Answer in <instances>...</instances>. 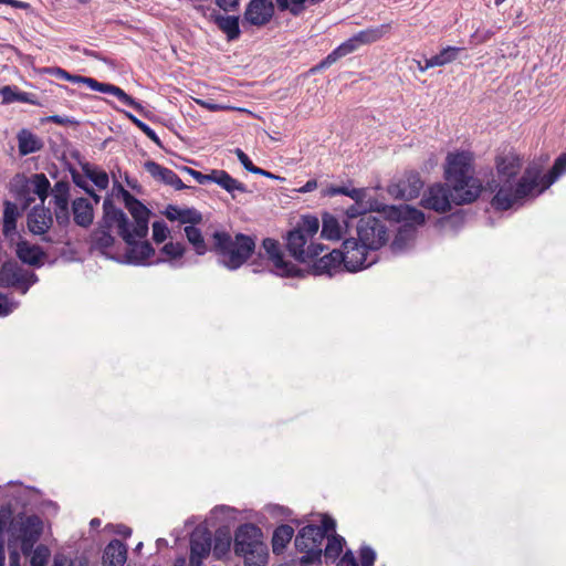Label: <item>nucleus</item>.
<instances>
[{
  "label": "nucleus",
  "mask_w": 566,
  "mask_h": 566,
  "mask_svg": "<svg viewBox=\"0 0 566 566\" xmlns=\"http://www.w3.org/2000/svg\"><path fill=\"white\" fill-rule=\"evenodd\" d=\"M522 160L509 154L496 159V176L488 182V189L495 192L491 205L496 210H509L522 206L526 200L541 195L566 172V154L559 155L548 174L543 175L538 165H530L517 178Z\"/></svg>",
  "instance_id": "f257e3e1"
},
{
  "label": "nucleus",
  "mask_w": 566,
  "mask_h": 566,
  "mask_svg": "<svg viewBox=\"0 0 566 566\" xmlns=\"http://www.w3.org/2000/svg\"><path fill=\"white\" fill-rule=\"evenodd\" d=\"M125 206L130 212L134 222H130L123 210L116 208L111 199L103 203L104 221L107 228H116L117 233L127 244L125 260L134 265L154 264L155 250L149 242H138L148 233L149 210L132 196L126 189L119 186Z\"/></svg>",
  "instance_id": "f03ea898"
},
{
  "label": "nucleus",
  "mask_w": 566,
  "mask_h": 566,
  "mask_svg": "<svg viewBox=\"0 0 566 566\" xmlns=\"http://www.w3.org/2000/svg\"><path fill=\"white\" fill-rule=\"evenodd\" d=\"M473 155L470 151L449 153L444 164V178L453 188L458 202H473L482 191V182L473 175Z\"/></svg>",
  "instance_id": "7ed1b4c3"
},
{
  "label": "nucleus",
  "mask_w": 566,
  "mask_h": 566,
  "mask_svg": "<svg viewBox=\"0 0 566 566\" xmlns=\"http://www.w3.org/2000/svg\"><path fill=\"white\" fill-rule=\"evenodd\" d=\"M212 239V251L218 255L219 263L231 271L244 264L255 249L254 240L241 233L231 237L228 232L216 231Z\"/></svg>",
  "instance_id": "20e7f679"
},
{
  "label": "nucleus",
  "mask_w": 566,
  "mask_h": 566,
  "mask_svg": "<svg viewBox=\"0 0 566 566\" xmlns=\"http://www.w3.org/2000/svg\"><path fill=\"white\" fill-rule=\"evenodd\" d=\"M318 229L317 217L304 216L296 228L289 232L286 245L295 260L311 262L323 252L324 245L314 241Z\"/></svg>",
  "instance_id": "39448f33"
},
{
  "label": "nucleus",
  "mask_w": 566,
  "mask_h": 566,
  "mask_svg": "<svg viewBox=\"0 0 566 566\" xmlns=\"http://www.w3.org/2000/svg\"><path fill=\"white\" fill-rule=\"evenodd\" d=\"M382 213L389 221L401 223L391 243L395 253L403 252L412 245L416 238V227L424 222L422 211L408 205L384 206Z\"/></svg>",
  "instance_id": "423d86ee"
},
{
  "label": "nucleus",
  "mask_w": 566,
  "mask_h": 566,
  "mask_svg": "<svg viewBox=\"0 0 566 566\" xmlns=\"http://www.w3.org/2000/svg\"><path fill=\"white\" fill-rule=\"evenodd\" d=\"M234 553L243 557L244 566H265L268 563V546L263 533L254 524L247 523L238 527L234 534Z\"/></svg>",
  "instance_id": "0eeeda50"
},
{
  "label": "nucleus",
  "mask_w": 566,
  "mask_h": 566,
  "mask_svg": "<svg viewBox=\"0 0 566 566\" xmlns=\"http://www.w3.org/2000/svg\"><path fill=\"white\" fill-rule=\"evenodd\" d=\"M335 521L328 516L322 518V526L306 525L300 530L295 538V546L305 555L301 564L308 565L321 560L322 543L328 532L335 531Z\"/></svg>",
  "instance_id": "6e6552de"
},
{
  "label": "nucleus",
  "mask_w": 566,
  "mask_h": 566,
  "mask_svg": "<svg viewBox=\"0 0 566 566\" xmlns=\"http://www.w3.org/2000/svg\"><path fill=\"white\" fill-rule=\"evenodd\" d=\"M357 235L359 241L369 250H379L388 239L386 222L375 216H361L357 223Z\"/></svg>",
  "instance_id": "1a4fd4ad"
},
{
  "label": "nucleus",
  "mask_w": 566,
  "mask_h": 566,
  "mask_svg": "<svg viewBox=\"0 0 566 566\" xmlns=\"http://www.w3.org/2000/svg\"><path fill=\"white\" fill-rule=\"evenodd\" d=\"M370 252H375V250H369L359 239H346L340 251L343 266L348 272H358L369 268L376 263V256Z\"/></svg>",
  "instance_id": "9d476101"
},
{
  "label": "nucleus",
  "mask_w": 566,
  "mask_h": 566,
  "mask_svg": "<svg viewBox=\"0 0 566 566\" xmlns=\"http://www.w3.org/2000/svg\"><path fill=\"white\" fill-rule=\"evenodd\" d=\"M38 281L33 271L27 270L15 261H7L0 269V286L14 287L25 294Z\"/></svg>",
  "instance_id": "9b49d317"
},
{
  "label": "nucleus",
  "mask_w": 566,
  "mask_h": 566,
  "mask_svg": "<svg viewBox=\"0 0 566 566\" xmlns=\"http://www.w3.org/2000/svg\"><path fill=\"white\" fill-rule=\"evenodd\" d=\"M387 25H380L375 29H367L358 32L353 38L340 44L321 63V67H325L334 63L337 59L352 53L360 44H367L378 41L387 32Z\"/></svg>",
  "instance_id": "f8f14e48"
},
{
  "label": "nucleus",
  "mask_w": 566,
  "mask_h": 566,
  "mask_svg": "<svg viewBox=\"0 0 566 566\" xmlns=\"http://www.w3.org/2000/svg\"><path fill=\"white\" fill-rule=\"evenodd\" d=\"M193 179L200 184L206 185L208 182H214L231 195L233 199L237 198V192L247 193L248 189L244 184L231 177L226 170L214 169L210 174H202L189 167H184Z\"/></svg>",
  "instance_id": "ddd939ff"
},
{
  "label": "nucleus",
  "mask_w": 566,
  "mask_h": 566,
  "mask_svg": "<svg viewBox=\"0 0 566 566\" xmlns=\"http://www.w3.org/2000/svg\"><path fill=\"white\" fill-rule=\"evenodd\" d=\"M452 203L454 205H465L467 202H458L453 196V188L449 186L447 182L443 184H434L428 188L424 192L421 205L427 208L434 210L437 212H447L451 209Z\"/></svg>",
  "instance_id": "4468645a"
},
{
  "label": "nucleus",
  "mask_w": 566,
  "mask_h": 566,
  "mask_svg": "<svg viewBox=\"0 0 566 566\" xmlns=\"http://www.w3.org/2000/svg\"><path fill=\"white\" fill-rule=\"evenodd\" d=\"M262 248L265 251L269 260L273 263V271L280 276H297L300 270L291 262L286 261L281 251L279 242L274 239L266 238L262 242Z\"/></svg>",
  "instance_id": "2eb2a0df"
},
{
  "label": "nucleus",
  "mask_w": 566,
  "mask_h": 566,
  "mask_svg": "<svg viewBox=\"0 0 566 566\" xmlns=\"http://www.w3.org/2000/svg\"><path fill=\"white\" fill-rule=\"evenodd\" d=\"M50 187V181L44 174H35L23 180L19 199L24 201V208L34 201V196L43 203L49 195Z\"/></svg>",
  "instance_id": "dca6fc26"
},
{
  "label": "nucleus",
  "mask_w": 566,
  "mask_h": 566,
  "mask_svg": "<svg viewBox=\"0 0 566 566\" xmlns=\"http://www.w3.org/2000/svg\"><path fill=\"white\" fill-rule=\"evenodd\" d=\"M274 13V6L271 0H251L245 9L243 20L251 25L261 27L266 24Z\"/></svg>",
  "instance_id": "f3484780"
},
{
  "label": "nucleus",
  "mask_w": 566,
  "mask_h": 566,
  "mask_svg": "<svg viewBox=\"0 0 566 566\" xmlns=\"http://www.w3.org/2000/svg\"><path fill=\"white\" fill-rule=\"evenodd\" d=\"M211 535L206 528L197 527L190 536V562L199 564L210 553Z\"/></svg>",
  "instance_id": "a211bd4d"
},
{
  "label": "nucleus",
  "mask_w": 566,
  "mask_h": 566,
  "mask_svg": "<svg viewBox=\"0 0 566 566\" xmlns=\"http://www.w3.org/2000/svg\"><path fill=\"white\" fill-rule=\"evenodd\" d=\"M51 224V212L44 207H34L28 216V228L33 234H44Z\"/></svg>",
  "instance_id": "6ab92c4d"
},
{
  "label": "nucleus",
  "mask_w": 566,
  "mask_h": 566,
  "mask_svg": "<svg viewBox=\"0 0 566 566\" xmlns=\"http://www.w3.org/2000/svg\"><path fill=\"white\" fill-rule=\"evenodd\" d=\"M15 253L23 263L32 266H41L45 258L40 247L23 240L17 242Z\"/></svg>",
  "instance_id": "aec40b11"
},
{
  "label": "nucleus",
  "mask_w": 566,
  "mask_h": 566,
  "mask_svg": "<svg viewBox=\"0 0 566 566\" xmlns=\"http://www.w3.org/2000/svg\"><path fill=\"white\" fill-rule=\"evenodd\" d=\"M19 216L20 212L17 205L6 201L2 218V233L11 243H14V241L20 238L17 231V221Z\"/></svg>",
  "instance_id": "412c9836"
},
{
  "label": "nucleus",
  "mask_w": 566,
  "mask_h": 566,
  "mask_svg": "<svg viewBox=\"0 0 566 566\" xmlns=\"http://www.w3.org/2000/svg\"><path fill=\"white\" fill-rule=\"evenodd\" d=\"M145 168L154 178L163 181L164 184L171 186L177 190L185 188L184 182L174 170L163 167L155 161H147L145 164Z\"/></svg>",
  "instance_id": "4be33fe9"
},
{
  "label": "nucleus",
  "mask_w": 566,
  "mask_h": 566,
  "mask_svg": "<svg viewBox=\"0 0 566 566\" xmlns=\"http://www.w3.org/2000/svg\"><path fill=\"white\" fill-rule=\"evenodd\" d=\"M342 258H340V251L333 250L328 254H325L324 256L319 258L317 261L313 264V273L316 275H323L327 274L332 276L335 274L339 269H342Z\"/></svg>",
  "instance_id": "5701e85b"
},
{
  "label": "nucleus",
  "mask_w": 566,
  "mask_h": 566,
  "mask_svg": "<svg viewBox=\"0 0 566 566\" xmlns=\"http://www.w3.org/2000/svg\"><path fill=\"white\" fill-rule=\"evenodd\" d=\"M126 557V546L120 541L113 539L104 549L103 566H124Z\"/></svg>",
  "instance_id": "b1692460"
},
{
  "label": "nucleus",
  "mask_w": 566,
  "mask_h": 566,
  "mask_svg": "<svg viewBox=\"0 0 566 566\" xmlns=\"http://www.w3.org/2000/svg\"><path fill=\"white\" fill-rule=\"evenodd\" d=\"M348 227L347 221L342 223L336 217L325 212L322 217L321 235L327 240H339Z\"/></svg>",
  "instance_id": "393cba45"
},
{
  "label": "nucleus",
  "mask_w": 566,
  "mask_h": 566,
  "mask_svg": "<svg viewBox=\"0 0 566 566\" xmlns=\"http://www.w3.org/2000/svg\"><path fill=\"white\" fill-rule=\"evenodd\" d=\"M74 222L80 227H88L94 219L93 206L86 198H76L72 202Z\"/></svg>",
  "instance_id": "a878e982"
},
{
  "label": "nucleus",
  "mask_w": 566,
  "mask_h": 566,
  "mask_svg": "<svg viewBox=\"0 0 566 566\" xmlns=\"http://www.w3.org/2000/svg\"><path fill=\"white\" fill-rule=\"evenodd\" d=\"M165 216L170 221H179L182 224H197L201 221L202 216L196 209H181L176 206H168Z\"/></svg>",
  "instance_id": "bb28decb"
},
{
  "label": "nucleus",
  "mask_w": 566,
  "mask_h": 566,
  "mask_svg": "<svg viewBox=\"0 0 566 566\" xmlns=\"http://www.w3.org/2000/svg\"><path fill=\"white\" fill-rule=\"evenodd\" d=\"M423 182L418 174H410L405 179L400 180L396 186L398 189L397 195L401 198L410 200L417 198L422 189Z\"/></svg>",
  "instance_id": "cd10ccee"
},
{
  "label": "nucleus",
  "mask_w": 566,
  "mask_h": 566,
  "mask_svg": "<svg viewBox=\"0 0 566 566\" xmlns=\"http://www.w3.org/2000/svg\"><path fill=\"white\" fill-rule=\"evenodd\" d=\"M185 245L180 242H168L166 243L160 252L159 256L154 260V264L161 262H169L172 266H180L181 263H177L185 254Z\"/></svg>",
  "instance_id": "c85d7f7f"
},
{
  "label": "nucleus",
  "mask_w": 566,
  "mask_h": 566,
  "mask_svg": "<svg viewBox=\"0 0 566 566\" xmlns=\"http://www.w3.org/2000/svg\"><path fill=\"white\" fill-rule=\"evenodd\" d=\"M17 138L19 154L21 156L36 153L43 147V142L35 134L28 129L20 130Z\"/></svg>",
  "instance_id": "c756f323"
},
{
  "label": "nucleus",
  "mask_w": 566,
  "mask_h": 566,
  "mask_svg": "<svg viewBox=\"0 0 566 566\" xmlns=\"http://www.w3.org/2000/svg\"><path fill=\"white\" fill-rule=\"evenodd\" d=\"M97 92H102V93L114 95L124 105L133 107V108H135L138 112H143V109H144L140 103H138L132 96L126 94L120 87L115 86L113 84L101 83L99 88H98Z\"/></svg>",
  "instance_id": "7c9ffc66"
},
{
  "label": "nucleus",
  "mask_w": 566,
  "mask_h": 566,
  "mask_svg": "<svg viewBox=\"0 0 566 566\" xmlns=\"http://www.w3.org/2000/svg\"><path fill=\"white\" fill-rule=\"evenodd\" d=\"M214 23L227 35L229 41L237 40L240 36L239 18L222 15L219 13Z\"/></svg>",
  "instance_id": "2f4dec72"
},
{
  "label": "nucleus",
  "mask_w": 566,
  "mask_h": 566,
  "mask_svg": "<svg viewBox=\"0 0 566 566\" xmlns=\"http://www.w3.org/2000/svg\"><path fill=\"white\" fill-rule=\"evenodd\" d=\"M294 535L292 526L283 524L276 527L272 537L273 553L280 554L284 551L286 545L291 542Z\"/></svg>",
  "instance_id": "473e14b6"
},
{
  "label": "nucleus",
  "mask_w": 566,
  "mask_h": 566,
  "mask_svg": "<svg viewBox=\"0 0 566 566\" xmlns=\"http://www.w3.org/2000/svg\"><path fill=\"white\" fill-rule=\"evenodd\" d=\"M185 234L197 254L203 255L208 251V247L205 242L203 235L200 229H198L195 224L186 226Z\"/></svg>",
  "instance_id": "72a5a7b5"
},
{
  "label": "nucleus",
  "mask_w": 566,
  "mask_h": 566,
  "mask_svg": "<svg viewBox=\"0 0 566 566\" xmlns=\"http://www.w3.org/2000/svg\"><path fill=\"white\" fill-rule=\"evenodd\" d=\"M21 532L25 539L34 542L42 533V521L36 515H31L25 518L22 524Z\"/></svg>",
  "instance_id": "f704fd0d"
},
{
  "label": "nucleus",
  "mask_w": 566,
  "mask_h": 566,
  "mask_svg": "<svg viewBox=\"0 0 566 566\" xmlns=\"http://www.w3.org/2000/svg\"><path fill=\"white\" fill-rule=\"evenodd\" d=\"M54 214L59 224L64 226L70 221L69 196H52Z\"/></svg>",
  "instance_id": "c9c22d12"
},
{
  "label": "nucleus",
  "mask_w": 566,
  "mask_h": 566,
  "mask_svg": "<svg viewBox=\"0 0 566 566\" xmlns=\"http://www.w3.org/2000/svg\"><path fill=\"white\" fill-rule=\"evenodd\" d=\"M382 207L384 206L378 205L376 201H370V200L363 201L361 203L355 202L353 206L347 208L346 217L348 219H354L361 214L367 216L366 214L367 211H381L382 212Z\"/></svg>",
  "instance_id": "e433bc0d"
},
{
  "label": "nucleus",
  "mask_w": 566,
  "mask_h": 566,
  "mask_svg": "<svg viewBox=\"0 0 566 566\" xmlns=\"http://www.w3.org/2000/svg\"><path fill=\"white\" fill-rule=\"evenodd\" d=\"M114 242L115 239L108 230L98 229L93 234L94 245L97 249H99L104 254H107V250L113 247Z\"/></svg>",
  "instance_id": "4c0bfd02"
},
{
  "label": "nucleus",
  "mask_w": 566,
  "mask_h": 566,
  "mask_svg": "<svg viewBox=\"0 0 566 566\" xmlns=\"http://www.w3.org/2000/svg\"><path fill=\"white\" fill-rule=\"evenodd\" d=\"M84 171L86 177L94 182V185L99 189H106L108 187V176L107 174L98 169L96 167H84Z\"/></svg>",
  "instance_id": "58836bf2"
},
{
  "label": "nucleus",
  "mask_w": 566,
  "mask_h": 566,
  "mask_svg": "<svg viewBox=\"0 0 566 566\" xmlns=\"http://www.w3.org/2000/svg\"><path fill=\"white\" fill-rule=\"evenodd\" d=\"M343 538L340 536H332V537H328L327 539V545L325 547V556L327 558H337L339 556V554L342 553V543H343Z\"/></svg>",
  "instance_id": "ea45409f"
},
{
  "label": "nucleus",
  "mask_w": 566,
  "mask_h": 566,
  "mask_svg": "<svg viewBox=\"0 0 566 566\" xmlns=\"http://www.w3.org/2000/svg\"><path fill=\"white\" fill-rule=\"evenodd\" d=\"M128 118L156 145L161 146L160 138L146 123L142 122L132 114H127Z\"/></svg>",
  "instance_id": "a19ab883"
},
{
  "label": "nucleus",
  "mask_w": 566,
  "mask_h": 566,
  "mask_svg": "<svg viewBox=\"0 0 566 566\" xmlns=\"http://www.w3.org/2000/svg\"><path fill=\"white\" fill-rule=\"evenodd\" d=\"M0 95L2 96V99L4 103H12V102H24V93L17 92L11 86H3L0 88Z\"/></svg>",
  "instance_id": "79ce46f5"
},
{
  "label": "nucleus",
  "mask_w": 566,
  "mask_h": 566,
  "mask_svg": "<svg viewBox=\"0 0 566 566\" xmlns=\"http://www.w3.org/2000/svg\"><path fill=\"white\" fill-rule=\"evenodd\" d=\"M169 230L165 222L155 221L153 223V239L157 243L164 242L168 237Z\"/></svg>",
  "instance_id": "37998d69"
},
{
  "label": "nucleus",
  "mask_w": 566,
  "mask_h": 566,
  "mask_svg": "<svg viewBox=\"0 0 566 566\" xmlns=\"http://www.w3.org/2000/svg\"><path fill=\"white\" fill-rule=\"evenodd\" d=\"M46 73L60 80L78 83L80 75H72L61 67H49L46 69Z\"/></svg>",
  "instance_id": "c03bdc74"
},
{
  "label": "nucleus",
  "mask_w": 566,
  "mask_h": 566,
  "mask_svg": "<svg viewBox=\"0 0 566 566\" xmlns=\"http://www.w3.org/2000/svg\"><path fill=\"white\" fill-rule=\"evenodd\" d=\"M49 557L48 548L39 546L31 557V566H45Z\"/></svg>",
  "instance_id": "a18cd8bd"
},
{
  "label": "nucleus",
  "mask_w": 566,
  "mask_h": 566,
  "mask_svg": "<svg viewBox=\"0 0 566 566\" xmlns=\"http://www.w3.org/2000/svg\"><path fill=\"white\" fill-rule=\"evenodd\" d=\"M235 155H237L239 161L242 164V166L248 171L253 172V174L262 172V168L254 166L253 163L251 161V159L249 158V156L243 150H241L240 148H237Z\"/></svg>",
  "instance_id": "49530a36"
},
{
  "label": "nucleus",
  "mask_w": 566,
  "mask_h": 566,
  "mask_svg": "<svg viewBox=\"0 0 566 566\" xmlns=\"http://www.w3.org/2000/svg\"><path fill=\"white\" fill-rule=\"evenodd\" d=\"M361 566H373L376 559L375 551L369 546H363L359 552Z\"/></svg>",
  "instance_id": "de8ad7c7"
},
{
  "label": "nucleus",
  "mask_w": 566,
  "mask_h": 566,
  "mask_svg": "<svg viewBox=\"0 0 566 566\" xmlns=\"http://www.w3.org/2000/svg\"><path fill=\"white\" fill-rule=\"evenodd\" d=\"M195 10L199 12L203 18L212 22H214L219 15V11L211 6L198 4L195 6Z\"/></svg>",
  "instance_id": "09e8293b"
},
{
  "label": "nucleus",
  "mask_w": 566,
  "mask_h": 566,
  "mask_svg": "<svg viewBox=\"0 0 566 566\" xmlns=\"http://www.w3.org/2000/svg\"><path fill=\"white\" fill-rule=\"evenodd\" d=\"M18 303L8 298L7 295L0 293V315L4 316L10 314L17 308Z\"/></svg>",
  "instance_id": "8fccbe9b"
},
{
  "label": "nucleus",
  "mask_w": 566,
  "mask_h": 566,
  "mask_svg": "<svg viewBox=\"0 0 566 566\" xmlns=\"http://www.w3.org/2000/svg\"><path fill=\"white\" fill-rule=\"evenodd\" d=\"M460 48L448 46L440 51L439 55L443 62V64H448L457 59L458 53L460 52Z\"/></svg>",
  "instance_id": "3c124183"
},
{
  "label": "nucleus",
  "mask_w": 566,
  "mask_h": 566,
  "mask_svg": "<svg viewBox=\"0 0 566 566\" xmlns=\"http://www.w3.org/2000/svg\"><path fill=\"white\" fill-rule=\"evenodd\" d=\"M195 102H196L199 106H201V107H203V108H206V109H208V111H210V112H218V111H223V109H227V108H228L227 106H223V105H220V104L213 103V102H211V101H206V99L197 98V99H195Z\"/></svg>",
  "instance_id": "603ef678"
},
{
  "label": "nucleus",
  "mask_w": 566,
  "mask_h": 566,
  "mask_svg": "<svg viewBox=\"0 0 566 566\" xmlns=\"http://www.w3.org/2000/svg\"><path fill=\"white\" fill-rule=\"evenodd\" d=\"M366 190L365 189H358V188H347V193L346 196L350 197L353 200H355V202H363V201H367L366 200Z\"/></svg>",
  "instance_id": "864d4df0"
},
{
  "label": "nucleus",
  "mask_w": 566,
  "mask_h": 566,
  "mask_svg": "<svg viewBox=\"0 0 566 566\" xmlns=\"http://www.w3.org/2000/svg\"><path fill=\"white\" fill-rule=\"evenodd\" d=\"M70 185L67 181H57L52 188V196H69Z\"/></svg>",
  "instance_id": "5fc2aeb1"
},
{
  "label": "nucleus",
  "mask_w": 566,
  "mask_h": 566,
  "mask_svg": "<svg viewBox=\"0 0 566 566\" xmlns=\"http://www.w3.org/2000/svg\"><path fill=\"white\" fill-rule=\"evenodd\" d=\"M216 4L223 11H231L239 7L240 0H214Z\"/></svg>",
  "instance_id": "6e6d98bb"
},
{
  "label": "nucleus",
  "mask_w": 566,
  "mask_h": 566,
  "mask_svg": "<svg viewBox=\"0 0 566 566\" xmlns=\"http://www.w3.org/2000/svg\"><path fill=\"white\" fill-rule=\"evenodd\" d=\"M339 566H358L357 560L350 551L343 555L339 560Z\"/></svg>",
  "instance_id": "4d7b16f0"
},
{
  "label": "nucleus",
  "mask_w": 566,
  "mask_h": 566,
  "mask_svg": "<svg viewBox=\"0 0 566 566\" xmlns=\"http://www.w3.org/2000/svg\"><path fill=\"white\" fill-rule=\"evenodd\" d=\"M444 65L439 53L431 56L430 59H427L426 60V63L423 65V69L422 70H428L430 67H434V66H442Z\"/></svg>",
  "instance_id": "13d9d810"
},
{
  "label": "nucleus",
  "mask_w": 566,
  "mask_h": 566,
  "mask_svg": "<svg viewBox=\"0 0 566 566\" xmlns=\"http://www.w3.org/2000/svg\"><path fill=\"white\" fill-rule=\"evenodd\" d=\"M78 83H83V84L87 85L93 91H98L99 85H101V82L96 81L95 78L85 77V76H80Z\"/></svg>",
  "instance_id": "bf43d9fd"
},
{
  "label": "nucleus",
  "mask_w": 566,
  "mask_h": 566,
  "mask_svg": "<svg viewBox=\"0 0 566 566\" xmlns=\"http://www.w3.org/2000/svg\"><path fill=\"white\" fill-rule=\"evenodd\" d=\"M73 180H74V182H75L78 187H81V188L85 189V191L94 198L95 203H98V201H99V196L95 195L92 190H90L88 188H86L85 182L83 181V179H82L80 176H75V175H73Z\"/></svg>",
  "instance_id": "052dcab7"
},
{
  "label": "nucleus",
  "mask_w": 566,
  "mask_h": 566,
  "mask_svg": "<svg viewBox=\"0 0 566 566\" xmlns=\"http://www.w3.org/2000/svg\"><path fill=\"white\" fill-rule=\"evenodd\" d=\"M317 188V181L315 179L308 180L303 187L300 188V192H311Z\"/></svg>",
  "instance_id": "680f3d73"
},
{
  "label": "nucleus",
  "mask_w": 566,
  "mask_h": 566,
  "mask_svg": "<svg viewBox=\"0 0 566 566\" xmlns=\"http://www.w3.org/2000/svg\"><path fill=\"white\" fill-rule=\"evenodd\" d=\"M346 193H347V187H331L326 191V195H328V196H337V195L346 196Z\"/></svg>",
  "instance_id": "e2e57ef3"
},
{
  "label": "nucleus",
  "mask_w": 566,
  "mask_h": 566,
  "mask_svg": "<svg viewBox=\"0 0 566 566\" xmlns=\"http://www.w3.org/2000/svg\"><path fill=\"white\" fill-rule=\"evenodd\" d=\"M0 3L10 4L18 9H25L28 7V3L19 1V0H0Z\"/></svg>",
  "instance_id": "0e129e2a"
},
{
  "label": "nucleus",
  "mask_w": 566,
  "mask_h": 566,
  "mask_svg": "<svg viewBox=\"0 0 566 566\" xmlns=\"http://www.w3.org/2000/svg\"><path fill=\"white\" fill-rule=\"evenodd\" d=\"M9 566H20V555L18 552H11L9 555Z\"/></svg>",
  "instance_id": "69168bd1"
},
{
  "label": "nucleus",
  "mask_w": 566,
  "mask_h": 566,
  "mask_svg": "<svg viewBox=\"0 0 566 566\" xmlns=\"http://www.w3.org/2000/svg\"><path fill=\"white\" fill-rule=\"evenodd\" d=\"M214 512H220V513H223V514H227V515H230L231 513H234L235 510L230 507V506H219V507H216L214 509Z\"/></svg>",
  "instance_id": "338daca9"
},
{
  "label": "nucleus",
  "mask_w": 566,
  "mask_h": 566,
  "mask_svg": "<svg viewBox=\"0 0 566 566\" xmlns=\"http://www.w3.org/2000/svg\"><path fill=\"white\" fill-rule=\"evenodd\" d=\"M255 174L256 175H261V176H265V177H269V178H273V179H277L279 178L275 175H273L272 172L266 171L264 169H262V172H255Z\"/></svg>",
  "instance_id": "774afa93"
}]
</instances>
